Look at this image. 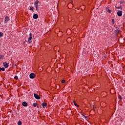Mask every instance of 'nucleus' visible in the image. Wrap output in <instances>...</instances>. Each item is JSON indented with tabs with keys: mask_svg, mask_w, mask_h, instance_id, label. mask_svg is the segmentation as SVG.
<instances>
[{
	"mask_svg": "<svg viewBox=\"0 0 125 125\" xmlns=\"http://www.w3.org/2000/svg\"><path fill=\"white\" fill-rule=\"evenodd\" d=\"M10 19L9 17H8V16L5 17V20H4V24H6L7 23H8V21H9Z\"/></svg>",
	"mask_w": 125,
	"mask_h": 125,
	"instance_id": "f257e3e1",
	"label": "nucleus"
},
{
	"mask_svg": "<svg viewBox=\"0 0 125 125\" xmlns=\"http://www.w3.org/2000/svg\"><path fill=\"white\" fill-rule=\"evenodd\" d=\"M36 77V74H35L34 73H32L29 75V78L30 79H34Z\"/></svg>",
	"mask_w": 125,
	"mask_h": 125,
	"instance_id": "f03ea898",
	"label": "nucleus"
},
{
	"mask_svg": "<svg viewBox=\"0 0 125 125\" xmlns=\"http://www.w3.org/2000/svg\"><path fill=\"white\" fill-rule=\"evenodd\" d=\"M34 97L36 98V99H38L39 100V99H41V97L39 96V95L37 93L34 94Z\"/></svg>",
	"mask_w": 125,
	"mask_h": 125,
	"instance_id": "7ed1b4c3",
	"label": "nucleus"
},
{
	"mask_svg": "<svg viewBox=\"0 0 125 125\" xmlns=\"http://www.w3.org/2000/svg\"><path fill=\"white\" fill-rule=\"evenodd\" d=\"M117 14L118 16L121 17L122 15H123V12L122 11L118 10Z\"/></svg>",
	"mask_w": 125,
	"mask_h": 125,
	"instance_id": "20e7f679",
	"label": "nucleus"
},
{
	"mask_svg": "<svg viewBox=\"0 0 125 125\" xmlns=\"http://www.w3.org/2000/svg\"><path fill=\"white\" fill-rule=\"evenodd\" d=\"M3 64L4 65V68H5L6 69L8 68V66H9L8 63H7L6 62H4L3 63Z\"/></svg>",
	"mask_w": 125,
	"mask_h": 125,
	"instance_id": "39448f33",
	"label": "nucleus"
},
{
	"mask_svg": "<svg viewBox=\"0 0 125 125\" xmlns=\"http://www.w3.org/2000/svg\"><path fill=\"white\" fill-rule=\"evenodd\" d=\"M33 19H38L39 18V15L37 14H35L33 15Z\"/></svg>",
	"mask_w": 125,
	"mask_h": 125,
	"instance_id": "423d86ee",
	"label": "nucleus"
},
{
	"mask_svg": "<svg viewBox=\"0 0 125 125\" xmlns=\"http://www.w3.org/2000/svg\"><path fill=\"white\" fill-rule=\"evenodd\" d=\"M39 2H40V1L39 0H36V1L34 2V6H39L38 4H39Z\"/></svg>",
	"mask_w": 125,
	"mask_h": 125,
	"instance_id": "0eeeda50",
	"label": "nucleus"
},
{
	"mask_svg": "<svg viewBox=\"0 0 125 125\" xmlns=\"http://www.w3.org/2000/svg\"><path fill=\"white\" fill-rule=\"evenodd\" d=\"M22 106H24V107H27L28 106V103H27L26 102H23L22 103Z\"/></svg>",
	"mask_w": 125,
	"mask_h": 125,
	"instance_id": "6e6552de",
	"label": "nucleus"
},
{
	"mask_svg": "<svg viewBox=\"0 0 125 125\" xmlns=\"http://www.w3.org/2000/svg\"><path fill=\"white\" fill-rule=\"evenodd\" d=\"M29 38H28V42H30V41H31L32 40V39H33V35L31 34V33H30L29 34Z\"/></svg>",
	"mask_w": 125,
	"mask_h": 125,
	"instance_id": "1a4fd4ad",
	"label": "nucleus"
},
{
	"mask_svg": "<svg viewBox=\"0 0 125 125\" xmlns=\"http://www.w3.org/2000/svg\"><path fill=\"white\" fill-rule=\"evenodd\" d=\"M43 108H45V107H46V105H47V104L46 103H42V104Z\"/></svg>",
	"mask_w": 125,
	"mask_h": 125,
	"instance_id": "9d476101",
	"label": "nucleus"
},
{
	"mask_svg": "<svg viewBox=\"0 0 125 125\" xmlns=\"http://www.w3.org/2000/svg\"><path fill=\"white\" fill-rule=\"evenodd\" d=\"M0 71H5V68H4V67H0Z\"/></svg>",
	"mask_w": 125,
	"mask_h": 125,
	"instance_id": "9b49d317",
	"label": "nucleus"
},
{
	"mask_svg": "<svg viewBox=\"0 0 125 125\" xmlns=\"http://www.w3.org/2000/svg\"><path fill=\"white\" fill-rule=\"evenodd\" d=\"M73 103L75 106H76V107H79V105L76 103V102L75 101H73Z\"/></svg>",
	"mask_w": 125,
	"mask_h": 125,
	"instance_id": "f8f14e48",
	"label": "nucleus"
},
{
	"mask_svg": "<svg viewBox=\"0 0 125 125\" xmlns=\"http://www.w3.org/2000/svg\"><path fill=\"white\" fill-rule=\"evenodd\" d=\"M33 107H37L38 106V104L37 103H34L33 104Z\"/></svg>",
	"mask_w": 125,
	"mask_h": 125,
	"instance_id": "ddd939ff",
	"label": "nucleus"
},
{
	"mask_svg": "<svg viewBox=\"0 0 125 125\" xmlns=\"http://www.w3.org/2000/svg\"><path fill=\"white\" fill-rule=\"evenodd\" d=\"M3 37V33L1 32H0V38H2Z\"/></svg>",
	"mask_w": 125,
	"mask_h": 125,
	"instance_id": "4468645a",
	"label": "nucleus"
},
{
	"mask_svg": "<svg viewBox=\"0 0 125 125\" xmlns=\"http://www.w3.org/2000/svg\"><path fill=\"white\" fill-rule=\"evenodd\" d=\"M18 125H22V122H21V121H19L18 123Z\"/></svg>",
	"mask_w": 125,
	"mask_h": 125,
	"instance_id": "2eb2a0df",
	"label": "nucleus"
},
{
	"mask_svg": "<svg viewBox=\"0 0 125 125\" xmlns=\"http://www.w3.org/2000/svg\"><path fill=\"white\" fill-rule=\"evenodd\" d=\"M34 9H35V8H34V7H31L30 8V10H31V11H34Z\"/></svg>",
	"mask_w": 125,
	"mask_h": 125,
	"instance_id": "dca6fc26",
	"label": "nucleus"
},
{
	"mask_svg": "<svg viewBox=\"0 0 125 125\" xmlns=\"http://www.w3.org/2000/svg\"><path fill=\"white\" fill-rule=\"evenodd\" d=\"M107 12H108V13H111L112 12V10L108 9L107 10Z\"/></svg>",
	"mask_w": 125,
	"mask_h": 125,
	"instance_id": "f3484780",
	"label": "nucleus"
},
{
	"mask_svg": "<svg viewBox=\"0 0 125 125\" xmlns=\"http://www.w3.org/2000/svg\"><path fill=\"white\" fill-rule=\"evenodd\" d=\"M14 79L16 80H18V76H17V75H16L14 77Z\"/></svg>",
	"mask_w": 125,
	"mask_h": 125,
	"instance_id": "a211bd4d",
	"label": "nucleus"
},
{
	"mask_svg": "<svg viewBox=\"0 0 125 125\" xmlns=\"http://www.w3.org/2000/svg\"><path fill=\"white\" fill-rule=\"evenodd\" d=\"M65 82H66V81H65V80H62V83H64Z\"/></svg>",
	"mask_w": 125,
	"mask_h": 125,
	"instance_id": "6ab92c4d",
	"label": "nucleus"
},
{
	"mask_svg": "<svg viewBox=\"0 0 125 125\" xmlns=\"http://www.w3.org/2000/svg\"><path fill=\"white\" fill-rule=\"evenodd\" d=\"M112 24H115V20L113 19H112Z\"/></svg>",
	"mask_w": 125,
	"mask_h": 125,
	"instance_id": "aec40b11",
	"label": "nucleus"
},
{
	"mask_svg": "<svg viewBox=\"0 0 125 125\" xmlns=\"http://www.w3.org/2000/svg\"><path fill=\"white\" fill-rule=\"evenodd\" d=\"M119 99H120V100H122V99H123V97L120 96V97H119Z\"/></svg>",
	"mask_w": 125,
	"mask_h": 125,
	"instance_id": "412c9836",
	"label": "nucleus"
},
{
	"mask_svg": "<svg viewBox=\"0 0 125 125\" xmlns=\"http://www.w3.org/2000/svg\"><path fill=\"white\" fill-rule=\"evenodd\" d=\"M118 9H121V10L123 9V8H122V6H120V7L118 8Z\"/></svg>",
	"mask_w": 125,
	"mask_h": 125,
	"instance_id": "4be33fe9",
	"label": "nucleus"
},
{
	"mask_svg": "<svg viewBox=\"0 0 125 125\" xmlns=\"http://www.w3.org/2000/svg\"><path fill=\"white\" fill-rule=\"evenodd\" d=\"M83 117H84V118H85L86 119H87V118H88V116H84V115H83Z\"/></svg>",
	"mask_w": 125,
	"mask_h": 125,
	"instance_id": "5701e85b",
	"label": "nucleus"
},
{
	"mask_svg": "<svg viewBox=\"0 0 125 125\" xmlns=\"http://www.w3.org/2000/svg\"><path fill=\"white\" fill-rule=\"evenodd\" d=\"M2 58H3V56L2 55H0V59L2 60Z\"/></svg>",
	"mask_w": 125,
	"mask_h": 125,
	"instance_id": "b1692460",
	"label": "nucleus"
},
{
	"mask_svg": "<svg viewBox=\"0 0 125 125\" xmlns=\"http://www.w3.org/2000/svg\"><path fill=\"white\" fill-rule=\"evenodd\" d=\"M36 8V10L38 11V9L39 8V6H35Z\"/></svg>",
	"mask_w": 125,
	"mask_h": 125,
	"instance_id": "393cba45",
	"label": "nucleus"
},
{
	"mask_svg": "<svg viewBox=\"0 0 125 125\" xmlns=\"http://www.w3.org/2000/svg\"><path fill=\"white\" fill-rule=\"evenodd\" d=\"M122 2H123V3H125V0H123L122 1Z\"/></svg>",
	"mask_w": 125,
	"mask_h": 125,
	"instance_id": "a878e982",
	"label": "nucleus"
},
{
	"mask_svg": "<svg viewBox=\"0 0 125 125\" xmlns=\"http://www.w3.org/2000/svg\"><path fill=\"white\" fill-rule=\"evenodd\" d=\"M105 9H106V10H108V9H109V7H106V8H105Z\"/></svg>",
	"mask_w": 125,
	"mask_h": 125,
	"instance_id": "bb28decb",
	"label": "nucleus"
},
{
	"mask_svg": "<svg viewBox=\"0 0 125 125\" xmlns=\"http://www.w3.org/2000/svg\"><path fill=\"white\" fill-rule=\"evenodd\" d=\"M122 3H124V2H122V1H120V4H122Z\"/></svg>",
	"mask_w": 125,
	"mask_h": 125,
	"instance_id": "cd10ccee",
	"label": "nucleus"
},
{
	"mask_svg": "<svg viewBox=\"0 0 125 125\" xmlns=\"http://www.w3.org/2000/svg\"><path fill=\"white\" fill-rule=\"evenodd\" d=\"M116 7V8H118L119 7Z\"/></svg>",
	"mask_w": 125,
	"mask_h": 125,
	"instance_id": "c85d7f7f",
	"label": "nucleus"
},
{
	"mask_svg": "<svg viewBox=\"0 0 125 125\" xmlns=\"http://www.w3.org/2000/svg\"><path fill=\"white\" fill-rule=\"evenodd\" d=\"M81 114L82 115V116H83V114L82 113H81Z\"/></svg>",
	"mask_w": 125,
	"mask_h": 125,
	"instance_id": "c756f323",
	"label": "nucleus"
}]
</instances>
